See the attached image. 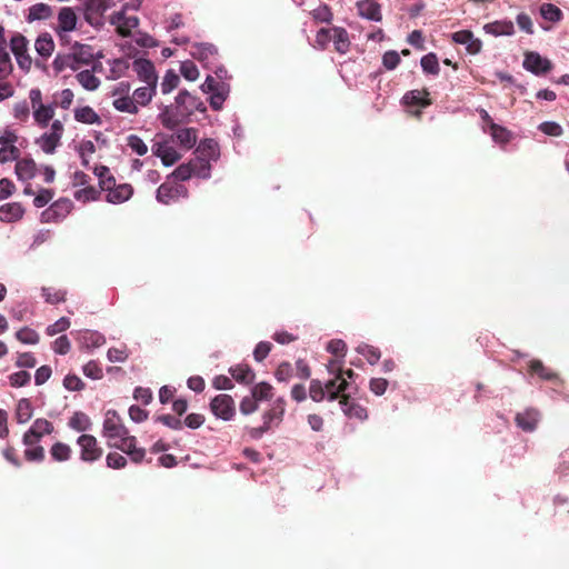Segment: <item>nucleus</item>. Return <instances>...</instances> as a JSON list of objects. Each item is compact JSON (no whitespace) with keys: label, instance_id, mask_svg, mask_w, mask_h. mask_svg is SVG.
<instances>
[{"label":"nucleus","instance_id":"obj_9","mask_svg":"<svg viewBox=\"0 0 569 569\" xmlns=\"http://www.w3.org/2000/svg\"><path fill=\"white\" fill-rule=\"evenodd\" d=\"M210 410L217 418L231 420L236 415L233 398L226 393L216 396L210 402Z\"/></svg>","mask_w":569,"mask_h":569},{"label":"nucleus","instance_id":"obj_59","mask_svg":"<svg viewBox=\"0 0 569 569\" xmlns=\"http://www.w3.org/2000/svg\"><path fill=\"white\" fill-rule=\"evenodd\" d=\"M127 146L139 156H144L148 152L147 144L137 134H130L127 138Z\"/></svg>","mask_w":569,"mask_h":569},{"label":"nucleus","instance_id":"obj_29","mask_svg":"<svg viewBox=\"0 0 569 569\" xmlns=\"http://www.w3.org/2000/svg\"><path fill=\"white\" fill-rule=\"evenodd\" d=\"M487 33L492 36H511L515 32L513 22L510 20L495 21L483 27Z\"/></svg>","mask_w":569,"mask_h":569},{"label":"nucleus","instance_id":"obj_62","mask_svg":"<svg viewBox=\"0 0 569 569\" xmlns=\"http://www.w3.org/2000/svg\"><path fill=\"white\" fill-rule=\"evenodd\" d=\"M489 132H490L492 139L499 143L508 142L511 137L509 130H507L506 128H503L497 123L491 126V129L489 130Z\"/></svg>","mask_w":569,"mask_h":569},{"label":"nucleus","instance_id":"obj_27","mask_svg":"<svg viewBox=\"0 0 569 569\" xmlns=\"http://www.w3.org/2000/svg\"><path fill=\"white\" fill-rule=\"evenodd\" d=\"M133 189L128 183L118 184L107 194V201L111 203H121L130 199Z\"/></svg>","mask_w":569,"mask_h":569},{"label":"nucleus","instance_id":"obj_24","mask_svg":"<svg viewBox=\"0 0 569 569\" xmlns=\"http://www.w3.org/2000/svg\"><path fill=\"white\" fill-rule=\"evenodd\" d=\"M539 412L535 409H528L517 413L515 420L519 428L523 431H533L537 427Z\"/></svg>","mask_w":569,"mask_h":569},{"label":"nucleus","instance_id":"obj_40","mask_svg":"<svg viewBox=\"0 0 569 569\" xmlns=\"http://www.w3.org/2000/svg\"><path fill=\"white\" fill-rule=\"evenodd\" d=\"M61 138L54 133L44 132L37 141L41 150L47 154L54 153L57 147L60 144Z\"/></svg>","mask_w":569,"mask_h":569},{"label":"nucleus","instance_id":"obj_14","mask_svg":"<svg viewBox=\"0 0 569 569\" xmlns=\"http://www.w3.org/2000/svg\"><path fill=\"white\" fill-rule=\"evenodd\" d=\"M133 70L137 72L139 79L147 84L157 86L158 76L153 63L147 59H137L133 62Z\"/></svg>","mask_w":569,"mask_h":569},{"label":"nucleus","instance_id":"obj_38","mask_svg":"<svg viewBox=\"0 0 569 569\" xmlns=\"http://www.w3.org/2000/svg\"><path fill=\"white\" fill-rule=\"evenodd\" d=\"M529 371H530V373L537 375L541 379L547 380V381H553V380L558 379V375L556 372H553L550 369H548L547 367H545L542 361L537 360V359L531 360L529 362Z\"/></svg>","mask_w":569,"mask_h":569},{"label":"nucleus","instance_id":"obj_49","mask_svg":"<svg viewBox=\"0 0 569 569\" xmlns=\"http://www.w3.org/2000/svg\"><path fill=\"white\" fill-rule=\"evenodd\" d=\"M421 68L426 73L437 76L439 74L440 67L438 58L435 53L430 52L421 58Z\"/></svg>","mask_w":569,"mask_h":569},{"label":"nucleus","instance_id":"obj_19","mask_svg":"<svg viewBox=\"0 0 569 569\" xmlns=\"http://www.w3.org/2000/svg\"><path fill=\"white\" fill-rule=\"evenodd\" d=\"M194 153L209 162L217 161L220 156L219 144L214 139H204L200 141Z\"/></svg>","mask_w":569,"mask_h":569},{"label":"nucleus","instance_id":"obj_17","mask_svg":"<svg viewBox=\"0 0 569 569\" xmlns=\"http://www.w3.org/2000/svg\"><path fill=\"white\" fill-rule=\"evenodd\" d=\"M77 20V14L72 8H61L58 14V27L56 29L57 32L60 34L61 32H70L74 30Z\"/></svg>","mask_w":569,"mask_h":569},{"label":"nucleus","instance_id":"obj_32","mask_svg":"<svg viewBox=\"0 0 569 569\" xmlns=\"http://www.w3.org/2000/svg\"><path fill=\"white\" fill-rule=\"evenodd\" d=\"M52 16V8L46 3H36L28 10L27 21L47 20Z\"/></svg>","mask_w":569,"mask_h":569},{"label":"nucleus","instance_id":"obj_25","mask_svg":"<svg viewBox=\"0 0 569 569\" xmlns=\"http://www.w3.org/2000/svg\"><path fill=\"white\" fill-rule=\"evenodd\" d=\"M403 103L409 107L426 108L431 104L427 90H411L403 96Z\"/></svg>","mask_w":569,"mask_h":569},{"label":"nucleus","instance_id":"obj_61","mask_svg":"<svg viewBox=\"0 0 569 569\" xmlns=\"http://www.w3.org/2000/svg\"><path fill=\"white\" fill-rule=\"evenodd\" d=\"M192 176H194V172L192 167L190 166V162L180 164L171 173V177L173 178L174 181H186L190 179Z\"/></svg>","mask_w":569,"mask_h":569},{"label":"nucleus","instance_id":"obj_55","mask_svg":"<svg viewBox=\"0 0 569 569\" xmlns=\"http://www.w3.org/2000/svg\"><path fill=\"white\" fill-rule=\"evenodd\" d=\"M16 338L26 345H36L40 339L38 332L29 327H24L17 331Z\"/></svg>","mask_w":569,"mask_h":569},{"label":"nucleus","instance_id":"obj_56","mask_svg":"<svg viewBox=\"0 0 569 569\" xmlns=\"http://www.w3.org/2000/svg\"><path fill=\"white\" fill-rule=\"evenodd\" d=\"M293 370L295 369L290 362L282 361L276 369L274 377L279 382H288L293 376Z\"/></svg>","mask_w":569,"mask_h":569},{"label":"nucleus","instance_id":"obj_15","mask_svg":"<svg viewBox=\"0 0 569 569\" xmlns=\"http://www.w3.org/2000/svg\"><path fill=\"white\" fill-rule=\"evenodd\" d=\"M349 383L346 378H343L341 375H337L333 379L327 381L325 383V392L327 396V399L329 401H333L336 399H341L342 395H346L345 391L347 390Z\"/></svg>","mask_w":569,"mask_h":569},{"label":"nucleus","instance_id":"obj_23","mask_svg":"<svg viewBox=\"0 0 569 569\" xmlns=\"http://www.w3.org/2000/svg\"><path fill=\"white\" fill-rule=\"evenodd\" d=\"M176 103L178 108H183L181 116L190 114L194 110H199L202 104L196 97L189 93L187 90H181L176 97Z\"/></svg>","mask_w":569,"mask_h":569},{"label":"nucleus","instance_id":"obj_8","mask_svg":"<svg viewBox=\"0 0 569 569\" xmlns=\"http://www.w3.org/2000/svg\"><path fill=\"white\" fill-rule=\"evenodd\" d=\"M54 430L53 423L44 418H38L33 421L30 429L24 432L22 442L28 447L37 445L46 435H51Z\"/></svg>","mask_w":569,"mask_h":569},{"label":"nucleus","instance_id":"obj_26","mask_svg":"<svg viewBox=\"0 0 569 569\" xmlns=\"http://www.w3.org/2000/svg\"><path fill=\"white\" fill-rule=\"evenodd\" d=\"M359 14L372 21L381 20L380 6L375 0H362L357 3Z\"/></svg>","mask_w":569,"mask_h":569},{"label":"nucleus","instance_id":"obj_58","mask_svg":"<svg viewBox=\"0 0 569 569\" xmlns=\"http://www.w3.org/2000/svg\"><path fill=\"white\" fill-rule=\"evenodd\" d=\"M53 68L58 72L64 70L66 68L77 70V63H74V58H72L71 53L66 56L58 54L53 60Z\"/></svg>","mask_w":569,"mask_h":569},{"label":"nucleus","instance_id":"obj_30","mask_svg":"<svg viewBox=\"0 0 569 569\" xmlns=\"http://www.w3.org/2000/svg\"><path fill=\"white\" fill-rule=\"evenodd\" d=\"M68 426L70 429L77 432H86L91 429L92 421L87 413L82 411H76L69 419Z\"/></svg>","mask_w":569,"mask_h":569},{"label":"nucleus","instance_id":"obj_33","mask_svg":"<svg viewBox=\"0 0 569 569\" xmlns=\"http://www.w3.org/2000/svg\"><path fill=\"white\" fill-rule=\"evenodd\" d=\"M72 455L71 447L64 442L57 441L50 448V456L56 462H66Z\"/></svg>","mask_w":569,"mask_h":569},{"label":"nucleus","instance_id":"obj_11","mask_svg":"<svg viewBox=\"0 0 569 569\" xmlns=\"http://www.w3.org/2000/svg\"><path fill=\"white\" fill-rule=\"evenodd\" d=\"M151 151L161 159L166 167L172 166L180 159V153L167 141H156L151 147Z\"/></svg>","mask_w":569,"mask_h":569},{"label":"nucleus","instance_id":"obj_22","mask_svg":"<svg viewBox=\"0 0 569 569\" xmlns=\"http://www.w3.org/2000/svg\"><path fill=\"white\" fill-rule=\"evenodd\" d=\"M16 174L19 180L27 181L32 179L36 176L37 164L31 158H23L16 160Z\"/></svg>","mask_w":569,"mask_h":569},{"label":"nucleus","instance_id":"obj_1","mask_svg":"<svg viewBox=\"0 0 569 569\" xmlns=\"http://www.w3.org/2000/svg\"><path fill=\"white\" fill-rule=\"evenodd\" d=\"M29 99H30L31 108L33 110L34 122L40 128H47L49 126V122L54 117V106L53 104H44L42 102V92L39 88H33L30 90Z\"/></svg>","mask_w":569,"mask_h":569},{"label":"nucleus","instance_id":"obj_48","mask_svg":"<svg viewBox=\"0 0 569 569\" xmlns=\"http://www.w3.org/2000/svg\"><path fill=\"white\" fill-rule=\"evenodd\" d=\"M13 70V64L7 48L0 47V80L7 79Z\"/></svg>","mask_w":569,"mask_h":569},{"label":"nucleus","instance_id":"obj_57","mask_svg":"<svg viewBox=\"0 0 569 569\" xmlns=\"http://www.w3.org/2000/svg\"><path fill=\"white\" fill-rule=\"evenodd\" d=\"M325 385L318 379H312L309 387V396L316 402H321L327 398Z\"/></svg>","mask_w":569,"mask_h":569},{"label":"nucleus","instance_id":"obj_10","mask_svg":"<svg viewBox=\"0 0 569 569\" xmlns=\"http://www.w3.org/2000/svg\"><path fill=\"white\" fill-rule=\"evenodd\" d=\"M110 23L117 27V32L120 36L128 37L131 30L138 27L139 19L136 16L126 17L123 10H121L110 17Z\"/></svg>","mask_w":569,"mask_h":569},{"label":"nucleus","instance_id":"obj_43","mask_svg":"<svg viewBox=\"0 0 569 569\" xmlns=\"http://www.w3.org/2000/svg\"><path fill=\"white\" fill-rule=\"evenodd\" d=\"M77 80L86 90L89 91H93L100 86V79L90 70L80 71L77 74Z\"/></svg>","mask_w":569,"mask_h":569},{"label":"nucleus","instance_id":"obj_6","mask_svg":"<svg viewBox=\"0 0 569 569\" xmlns=\"http://www.w3.org/2000/svg\"><path fill=\"white\" fill-rule=\"evenodd\" d=\"M113 6V0H89L84 10L86 21L93 27L102 26L104 23L103 16L106 11Z\"/></svg>","mask_w":569,"mask_h":569},{"label":"nucleus","instance_id":"obj_3","mask_svg":"<svg viewBox=\"0 0 569 569\" xmlns=\"http://www.w3.org/2000/svg\"><path fill=\"white\" fill-rule=\"evenodd\" d=\"M19 136L16 130L7 127L0 134V163L18 160L21 151L16 146Z\"/></svg>","mask_w":569,"mask_h":569},{"label":"nucleus","instance_id":"obj_42","mask_svg":"<svg viewBox=\"0 0 569 569\" xmlns=\"http://www.w3.org/2000/svg\"><path fill=\"white\" fill-rule=\"evenodd\" d=\"M112 106L120 112L137 114L139 109L134 103L132 96L118 97L113 99Z\"/></svg>","mask_w":569,"mask_h":569},{"label":"nucleus","instance_id":"obj_46","mask_svg":"<svg viewBox=\"0 0 569 569\" xmlns=\"http://www.w3.org/2000/svg\"><path fill=\"white\" fill-rule=\"evenodd\" d=\"M273 387L268 382H259L251 388V396L258 401L270 400L273 396Z\"/></svg>","mask_w":569,"mask_h":569},{"label":"nucleus","instance_id":"obj_52","mask_svg":"<svg viewBox=\"0 0 569 569\" xmlns=\"http://www.w3.org/2000/svg\"><path fill=\"white\" fill-rule=\"evenodd\" d=\"M159 119L162 126L167 129H174L179 123V116L176 114L170 107H164L162 112L159 114Z\"/></svg>","mask_w":569,"mask_h":569},{"label":"nucleus","instance_id":"obj_34","mask_svg":"<svg viewBox=\"0 0 569 569\" xmlns=\"http://www.w3.org/2000/svg\"><path fill=\"white\" fill-rule=\"evenodd\" d=\"M157 86L147 84L136 89L132 93L136 106H147L156 94Z\"/></svg>","mask_w":569,"mask_h":569},{"label":"nucleus","instance_id":"obj_21","mask_svg":"<svg viewBox=\"0 0 569 569\" xmlns=\"http://www.w3.org/2000/svg\"><path fill=\"white\" fill-rule=\"evenodd\" d=\"M231 377L241 385L249 386L254 381L256 373L248 365H236L229 368Z\"/></svg>","mask_w":569,"mask_h":569},{"label":"nucleus","instance_id":"obj_2","mask_svg":"<svg viewBox=\"0 0 569 569\" xmlns=\"http://www.w3.org/2000/svg\"><path fill=\"white\" fill-rule=\"evenodd\" d=\"M79 448V458L82 462L93 463L101 459L103 449L97 438L89 433H82L76 441Z\"/></svg>","mask_w":569,"mask_h":569},{"label":"nucleus","instance_id":"obj_18","mask_svg":"<svg viewBox=\"0 0 569 569\" xmlns=\"http://www.w3.org/2000/svg\"><path fill=\"white\" fill-rule=\"evenodd\" d=\"M339 403L341 406L343 413L349 418H356L359 420L367 419L368 415L366 408H363L356 401L351 400L349 395H342L341 399L339 400Z\"/></svg>","mask_w":569,"mask_h":569},{"label":"nucleus","instance_id":"obj_20","mask_svg":"<svg viewBox=\"0 0 569 569\" xmlns=\"http://www.w3.org/2000/svg\"><path fill=\"white\" fill-rule=\"evenodd\" d=\"M72 58H74V63H77V69L81 66L90 64L94 58L93 49L88 44L74 43L71 52Z\"/></svg>","mask_w":569,"mask_h":569},{"label":"nucleus","instance_id":"obj_39","mask_svg":"<svg viewBox=\"0 0 569 569\" xmlns=\"http://www.w3.org/2000/svg\"><path fill=\"white\" fill-rule=\"evenodd\" d=\"M74 119L78 122H82V123H87V124L100 123V117L89 106L77 108L74 110Z\"/></svg>","mask_w":569,"mask_h":569},{"label":"nucleus","instance_id":"obj_31","mask_svg":"<svg viewBox=\"0 0 569 569\" xmlns=\"http://www.w3.org/2000/svg\"><path fill=\"white\" fill-rule=\"evenodd\" d=\"M24 210L18 202L7 203L0 207V220L2 221H16L22 218Z\"/></svg>","mask_w":569,"mask_h":569},{"label":"nucleus","instance_id":"obj_13","mask_svg":"<svg viewBox=\"0 0 569 569\" xmlns=\"http://www.w3.org/2000/svg\"><path fill=\"white\" fill-rule=\"evenodd\" d=\"M523 67L535 74H545L552 69V63L537 52H528L525 57Z\"/></svg>","mask_w":569,"mask_h":569},{"label":"nucleus","instance_id":"obj_53","mask_svg":"<svg viewBox=\"0 0 569 569\" xmlns=\"http://www.w3.org/2000/svg\"><path fill=\"white\" fill-rule=\"evenodd\" d=\"M10 49L14 57L28 52V40L21 33L14 34L10 39Z\"/></svg>","mask_w":569,"mask_h":569},{"label":"nucleus","instance_id":"obj_51","mask_svg":"<svg viewBox=\"0 0 569 569\" xmlns=\"http://www.w3.org/2000/svg\"><path fill=\"white\" fill-rule=\"evenodd\" d=\"M180 83L179 76L173 70H168L163 77L161 82V91L163 94L170 93L174 90Z\"/></svg>","mask_w":569,"mask_h":569},{"label":"nucleus","instance_id":"obj_60","mask_svg":"<svg viewBox=\"0 0 569 569\" xmlns=\"http://www.w3.org/2000/svg\"><path fill=\"white\" fill-rule=\"evenodd\" d=\"M9 383L13 388H20L27 386L31 380V375L28 371L21 370L11 373L9 377Z\"/></svg>","mask_w":569,"mask_h":569},{"label":"nucleus","instance_id":"obj_16","mask_svg":"<svg viewBox=\"0 0 569 569\" xmlns=\"http://www.w3.org/2000/svg\"><path fill=\"white\" fill-rule=\"evenodd\" d=\"M284 411L286 400L283 398H278L273 401L271 408L262 415V420L271 428L272 426H279L283 419Z\"/></svg>","mask_w":569,"mask_h":569},{"label":"nucleus","instance_id":"obj_64","mask_svg":"<svg viewBox=\"0 0 569 569\" xmlns=\"http://www.w3.org/2000/svg\"><path fill=\"white\" fill-rule=\"evenodd\" d=\"M181 74L189 81H194L199 76V70L192 61H183L180 66Z\"/></svg>","mask_w":569,"mask_h":569},{"label":"nucleus","instance_id":"obj_50","mask_svg":"<svg viewBox=\"0 0 569 569\" xmlns=\"http://www.w3.org/2000/svg\"><path fill=\"white\" fill-rule=\"evenodd\" d=\"M357 351L363 356L370 365L377 363L381 357V352L378 348L367 343L358 346Z\"/></svg>","mask_w":569,"mask_h":569},{"label":"nucleus","instance_id":"obj_37","mask_svg":"<svg viewBox=\"0 0 569 569\" xmlns=\"http://www.w3.org/2000/svg\"><path fill=\"white\" fill-rule=\"evenodd\" d=\"M33 415V407L31 401L27 398H22L18 401L16 408V419L18 423L28 422Z\"/></svg>","mask_w":569,"mask_h":569},{"label":"nucleus","instance_id":"obj_5","mask_svg":"<svg viewBox=\"0 0 569 569\" xmlns=\"http://www.w3.org/2000/svg\"><path fill=\"white\" fill-rule=\"evenodd\" d=\"M187 197L188 189L183 184L171 180L170 177L157 190V200L163 204H170L180 198Z\"/></svg>","mask_w":569,"mask_h":569},{"label":"nucleus","instance_id":"obj_45","mask_svg":"<svg viewBox=\"0 0 569 569\" xmlns=\"http://www.w3.org/2000/svg\"><path fill=\"white\" fill-rule=\"evenodd\" d=\"M541 17L550 22H559L563 18L562 11L552 3H543L540 6Z\"/></svg>","mask_w":569,"mask_h":569},{"label":"nucleus","instance_id":"obj_7","mask_svg":"<svg viewBox=\"0 0 569 569\" xmlns=\"http://www.w3.org/2000/svg\"><path fill=\"white\" fill-rule=\"evenodd\" d=\"M108 446L127 453L134 463H140L146 456V450L137 447V438L129 432L114 442H108Z\"/></svg>","mask_w":569,"mask_h":569},{"label":"nucleus","instance_id":"obj_36","mask_svg":"<svg viewBox=\"0 0 569 569\" xmlns=\"http://www.w3.org/2000/svg\"><path fill=\"white\" fill-rule=\"evenodd\" d=\"M332 41L335 44V49L340 53H346L350 47L349 36L346 29L335 27Z\"/></svg>","mask_w":569,"mask_h":569},{"label":"nucleus","instance_id":"obj_12","mask_svg":"<svg viewBox=\"0 0 569 569\" xmlns=\"http://www.w3.org/2000/svg\"><path fill=\"white\" fill-rule=\"evenodd\" d=\"M73 203L68 198H60L54 201L43 213L47 221H58L66 218L72 210Z\"/></svg>","mask_w":569,"mask_h":569},{"label":"nucleus","instance_id":"obj_28","mask_svg":"<svg viewBox=\"0 0 569 569\" xmlns=\"http://www.w3.org/2000/svg\"><path fill=\"white\" fill-rule=\"evenodd\" d=\"M34 48L37 53L47 60L54 50V42L51 34L48 32L41 33L36 40Z\"/></svg>","mask_w":569,"mask_h":569},{"label":"nucleus","instance_id":"obj_44","mask_svg":"<svg viewBox=\"0 0 569 569\" xmlns=\"http://www.w3.org/2000/svg\"><path fill=\"white\" fill-rule=\"evenodd\" d=\"M42 297L50 305H57L66 300L67 291L54 287H42Z\"/></svg>","mask_w":569,"mask_h":569},{"label":"nucleus","instance_id":"obj_35","mask_svg":"<svg viewBox=\"0 0 569 569\" xmlns=\"http://www.w3.org/2000/svg\"><path fill=\"white\" fill-rule=\"evenodd\" d=\"M190 166L193 169L194 177L201 178V179H208L211 174V162L206 160L204 158L196 154L193 159L190 161Z\"/></svg>","mask_w":569,"mask_h":569},{"label":"nucleus","instance_id":"obj_63","mask_svg":"<svg viewBox=\"0 0 569 569\" xmlns=\"http://www.w3.org/2000/svg\"><path fill=\"white\" fill-rule=\"evenodd\" d=\"M106 463L111 469H122L127 466V459L119 452H109L106 457Z\"/></svg>","mask_w":569,"mask_h":569},{"label":"nucleus","instance_id":"obj_54","mask_svg":"<svg viewBox=\"0 0 569 569\" xmlns=\"http://www.w3.org/2000/svg\"><path fill=\"white\" fill-rule=\"evenodd\" d=\"M73 196L78 201L88 202L98 200L100 197V191L92 186H87L76 191Z\"/></svg>","mask_w":569,"mask_h":569},{"label":"nucleus","instance_id":"obj_41","mask_svg":"<svg viewBox=\"0 0 569 569\" xmlns=\"http://www.w3.org/2000/svg\"><path fill=\"white\" fill-rule=\"evenodd\" d=\"M177 141L186 149H191L197 142V130L194 128L180 129L176 133Z\"/></svg>","mask_w":569,"mask_h":569},{"label":"nucleus","instance_id":"obj_47","mask_svg":"<svg viewBox=\"0 0 569 569\" xmlns=\"http://www.w3.org/2000/svg\"><path fill=\"white\" fill-rule=\"evenodd\" d=\"M191 54L199 60H209L217 54V48L210 43L193 46Z\"/></svg>","mask_w":569,"mask_h":569},{"label":"nucleus","instance_id":"obj_4","mask_svg":"<svg viewBox=\"0 0 569 569\" xmlns=\"http://www.w3.org/2000/svg\"><path fill=\"white\" fill-rule=\"evenodd\" d=\"M129 429L124 426L121 417L116 410H108L104 415L102 435L108 442H114L126 436Z\"/></svg>","mask_w":569,"mask_h":569}]
</instances>
